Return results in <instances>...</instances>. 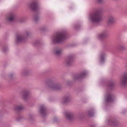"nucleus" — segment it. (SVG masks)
Masks as SVG:
<instances>
[{"label": "nucleus", "instance_id": "obj_1", "mask_svg": "<svg viewBox=\"0 0 127 127\" xmlns=\"http://www.w3.org/2000/svg\"><path fill=\"white\" fill-rule=\"evenodd\" d=\"M102 10L99 9L91 13L89 16V19L93 23L98 24L102 21L101 14Z\"/></svg>", "mask_w": 127, "mask_h": 127}, {"label": "nucleus", "instance_id": "obj_2", "mask_svg": "<svg viewBox=\"0 0 127 127\" xmlns=\"http://www.w3.org/2000/svg\"><path fill=\"white\" fill-rule=\"evenodd\" d=\"M66 33L64 31L61 32L56 33L53 39V43L56 44L64 41L66 38Z\"/></svg>", "mask_w": 127, "mask_h": 127}, {"label": "nucleus", "instance_id": "obj_3", "mask_svg": "<svg viewBox=\"0 0 127 127\" xmlns=\"http://www.w3.org/2000/svg\"><path fill=\"white\" fill-rule=\"evenodd\" d=\"M120 85L122 86H125L127 85V72L124 73L121 76L120 80Z\"/></svg>", "mask_w": 127, "mask_h": 127}, {"label": "nucleus", "instance_id": "obj_4", "mask_svg": "<svg viewBox=\"0 0 127 127\" xmlns=\"http://www.w3.org/2000/svg\"><path fill=\"white\" fill-rule=\"evenodd\" d=\"M48 88L51 90L56 91L60 90L62 87L59 84H55L52 82L48 84Z\"/></svg>", "mask_w": 127, "mask_h": 127}, {"label": "nucleus", "instance_id": "obj_5", "mask_svg": "<svg viewBox=\"0 0 127 127\" xmlns=\"http://www.w3.org/2000/svg\"><path fill=\"white\" fill-rule=\"evenodd\" d=\"M75 55L71 54L68 56L65 61L66 65L69 66L72 65L74 62L73 59L75 57Z\"/></svg>", "mask_w": 127, "mask_h": 127}, {"label": "nucleus", "instance_id": "obj_6", "mask_svg": "<svg viewBox=\"0 0 127 127\" xmlns=\"http://www.w3.org/2000/svg\"><path fill=\"white\" fill-rule=\"evenodd\" d=\"M39 112L43 117L46 116L47 114L46 107L44 105H41L40 106Z\"/></svg>", "mask_w": 127, "mask_h": 127}, {"label": "nucleus", "instance_id": "obj_7", "mask_svg": "<svg viewBox=\"0 0 127 127\" xmlns=\"http://www.w3.org/2000/svg\"><path fill=\"white\" fill-rule=\"evenodd\" d=\"M27 36L24 37L21 33L17 34L16 35V42L17 43L21 42L24 41Z\"/></svg>", "mask_w": 127, "mask_h": 127}, {"label": "nucleus", "instance_id": "obj_8", "mask_svg": "<svg viewBox=\"0 0 127 127\" xmlns=\"http://www.w3.org/2000/svg\"><path fill=\"white\" fill-rule=\"evenodd\" d=\"M30 7L33 11H35L39 8V7L37 2L34 1L31 3L29 5Z\"/></svg>", "mask_w": 127, "mask_h": 127}, {"label": "nucleus", "instance_id": "obj_9", "mask_svg": "<svg viewBox=\"0 0 127 127\" xmlns=\"http://www.w3.org/2000/svg\"><path fill=\"white\" fill-rule=\"evenodd\" d=\"M115 21V19L114 16L112 15H109L108 17V20L107 21V25L110 26L111 25L114 23Z\"/></svg>", "mask_w": 127, "mask_h": 127}, {"label": "nucleus", "instance_id": "obj_10", "mask_svg": "<svg viewBox=\"0 0 127 127\" xmlns=\"http://www.w3.org/2000/svg\"><path fill=\"white\" fill-rule=\"evenodd\" d=\"M86 74L87 73L85 71L83 72L76 75L74 77V79L75 80H77L82 78L84 77Z\"/></svg>", "mask_w": 127, "mask_h": 127}, {"label": "nucleus", "instance_id": "obj_11", "mask_svg": "<svg viewBox=\"0 0 127 127\" xmlns=\"http://www.w3.org/2000/svg\"><path fill=\"white\" fill-rule=\"evenodd\" d=\"M65 115L67 118L69 120H71L73 118V114L71 112H65Z\"/></svg>", "mask_w": 127, "mask_h": 127}, {"label": "nucleus", "instance_id": "obj_12", "mask_svg": "<svg viewBox=\"0 0 127 127\" xmlns=\"http://www.w3.org/2000/svg\"><path fill=\"white\" fill-rule=\"evenodd\" d=\"M107 32L106 31H104L99 34L98 37L99 39L102 40L105 38L107 36Z\"/></svg>", "mask_w": 127, "mask_h": 127}, {"label": "nucleus", "instance_id": "obj_13", "mask_svg": "<svg viewBox=\"0 0 127 127\" xmlns=\"http://www.w3.org/2000/svg\"><path fill=\"white\" fill-rule=\"evenodd\" d=\"M113 95L110 94L107 95L105 99V101L107 102H111L113 101Z\"/></svg>", "mask_w": 127, "mask_h": 127}, {"label": "nucleus", "instance_id": "obj_14", "mask_svg": "<svg viewBox=\"0 0 127 127\" xmlns=\"http://www.w3.org/2000/svg\"><path fill=\"white\" fill-rule=\"evenodd\" d=\"M15 15L13 13H10L9 15V20L10 22L14 21L15 20Z\"/></svg>", "mask_w": 127, "mask_h": 127}, {"label": "nucleus", "instance_id": "obj_15", "mask_svg": "<svg viewBox=\"0 0 127 127\" xmlns=\"http://www.w3.org/2000/svg\"><path fill=\"white\" fill-rule=\"evenodd\" d=\"M54 53L57 56H60L61 54V50L59 49H55L54 50Z\"/></svg>", "mask_w": 127, "mask_h": 127}, {"label": "nucleus", "instance_id": "obj_16", "mask_svg": "<svg viewBox=\"0 0 127 127\" xmlns=\"http://www.w3.org/2000/svg\"><path fill=\"white\" fill-rule=\"evenodd\" d=\"M115 86V82L114 81L110 80L109 81L108 86L109 88H111Z\"/></svg>", "mask_w": 127, "mask_h": 127}, {"label": "nucleus", "instance_id": "obj_17", "mask_svg": "<svg viewBox=\"0 0 127 127\" xmlns=\"http://www.w3.org/2000/svg\"><path fill=\"white\" fill-rule=\"evenodd\" d=\"M69 101V98L68 96H65L63 98V103L65 104L68 102Z\"/></svg>", "mask_w": 127, "mask_h": 127}, {"label": "nucleus", "instance_id": "obj_18", "mask_svg": "<svg viewBox=\"0 0 127 127\" xmlns=\"http://www.w3.org/2000/svg\"><path fill=\"white\" fill-rule=\"evenodd\" d=\"M29 95V93L28 92H23L22 95V97L24 100H26Z\"/></svg>", "mask_w": 127, "mask_h": 127}, {"label": "nucleus", "instance_id": "obj_19", "mask_svg": "<svg viewBox=\"0 0 127 127\" xmlns=\"http://www.w3.org/2000/svg\"><path fill=\"white\" fill-rule=\"evenodd\" d=\"M23 107L21 106H18L15 107L14 108L15 110L16 111H20L23 109Z\"/></svg>", "mask_w": 127, "mask_h": 127}, {"label": "nucleus", "instance_id": "obj_20", "mask_svg": "<svg viewBox=\"0 0 127 127\" xmlns=\"http://www.w3.org/2000/svg\"><path fill=\"white\" fill-rule=\"evenodd\" d=\"M109 123L111 125L113 126H116L118 124L117 122L116 121H110L109 122Z\"/></svg>", "mask_w": 127, "mask_h": 127}, {"label": "nucleus", "instance_id": "obj_21", "mask_svg": "<svg viewBox=\"0 0 127 127\" xmlns=\"http://www.w3.org/2000/svg\"><path fill=\"white\" fill-rule=\"evenodd\" d=\"M29 73V72L27 70H25L22 72L23 75L24 76H26L28 75Z\"/></svg>", "mask_w": 127, "mask_h": 127}, {"label": "nucleus", "instance_id": "obj_22", "mask_svg": "<svg viewBox=\"0 0 127 127\" xmlns=\"http://www.w3.org/2000/svg\"><path fill=\"white\" fill-rule=\"evenodd\" d=\"M94 113L93 110H89L88 111V115L90 116H92L93 115Z\"/></svg>", "mask_w": 127, "mask_h": 127}, {"label": "nucleus", "instance_id": "obj_23", "mask_svg": "<svg viewBox=\"0 0 127 127\" xmlns=\"http://www.w3.org/2000/svg\"><path fill=\"white\" fill-rule=\"evenodd\" d=\"M39 20V18L38 16L37 15H35L34 16V21L37 22Z\"/></svg>", "mask_w": 127, "mask_h": 127}, {"label": "nucleus", "instance_id": "obj_24", "mask_svg": "<svg viewBox=\"0 0 127 127\" xmlns=\"http://www.w3.org/2000/svg\"><path fill=\"white\" fill-rule=\"evenodd\" d=\"M125 47L124 45H121L119 46V49L120 50H123L125 49Z\"/></svg>", "mask_w": 127, "mask_h": 127}, {"label": "nucleus", "instance_id": "obj_25", "mask_svg": "<svg viewBox=\"0 0 127 127\" xmlns=\"http://www.w3.org/2000/svg\"><path fill=\"white\" fill-rule=\"evenodd\" d=\"M101 60L102 62L104 60V54L101 55L100 56Z\"/></svg>", "mask_w": 127, "mask_h": 127}, {"label": "nucleus", "instance_id": "obj_26", "mask_svg": "<svg viewBox=\"0 0 127 127\" xmlns=\"http://www.w3.org/2000/svg\"><path fill=\"white\" fill-rule=\"evenodd\" d=\"M9 77L10 79H11L13 77V75L12 73H11L9 75Z\"/></svg>", "mask_w": 127, "mask_h": 127}, {"label": "nucleus", "instance_id": "obj_27", "mask_svg": "<svg viewBox=\"0 0 127 127\" xmlns=\"http://www.w3.org/2000/svg\"><path fill=\"white\" fill-rule=\"evenodd\" d=\"M79 27V25H76L74 27L75 28V29H77L78 27Z\"/></svg>", "mask_w": 127, "mask_h": 127}, {"label": "nucleus", "instance_id": "obj_28", "mask_svg": "<svg viewBox=\"0 0 127 127\" xmlns=\"http://www.w3.org/2000/svg\"><path fill=\"white\" fill-rule=\"evenodd\" d=\"M99 3H101L103 1V0H96Z\"/></svg>", "mask_w": 127, "mask_h": 127}, {"label": "nucleus", "instance_id": "obj_29", "mask_svg": "<svg viewBox=\"0 0 127 127\" xmlns=\"http://www.w3.org/2000/svg\"><path fill=\"white\" fill-rule=\"evenodd\" d=\"M30 33L28 32H26V35L27 36H28Z\"/></svg>", "mask_w": 127, "mask_h": 127}, {"label": "nucleus", "instance_id": "obj_30", "mask_svg": "<svg viewBox=\"0 0 127 127\" xmlns=\"http://www.w3.org/2000/svg\"><path fill=\"white\" fill-rule=\"evenodd\" d=\"M7 50V49L6 48V49H3V51L4 52H5L6 51V50Z\"/></svg>", "mask_w": 127, "mask_h": 127}, {"label": "nucleus", "instance_id": "obj_31", "mask_svg": "<svg viewBox=\"0 0 127 127\" xmlns=\"http://www.w3.org/2000/svg\"><path fill=\"white\" fill-rule=\"evenodd\" d=\"M18 120H19V119H18Z\"/></svg>", "mask_w": 127, "mask_h": 127}]
</instances>
